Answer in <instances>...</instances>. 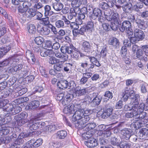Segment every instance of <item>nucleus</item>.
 <instances>
[{
  "label": "nucleus",
  "instance_id": "f257e3e1",
  "mask_svg": "<svg viewBox=\"0 0 148 148\" xmlns=\"http://www.w3.org/2000/svg\"><path fill=\"white\" fill-rule=\"evenodd\" d=\"M122 100L126 101L130 96L131 97L130 104H127L124 107V110L126 111H130L125 114L126 117L131 118L133 117V119L136 122L133 123L132 125L136 129H138L148 121V116H146V113L143 112L145 105L143 103H141L138 106V99L139 97L138 94L135 95L134 90L128 88H126L122 92Z\"/></svg>",
  "mask_w": 148,
  "mask_h": 148
},
{
  "label": "nucleus",
  "instance_id": "f03ea898",
  "mask_svg": "<svg viewBox=\"0 0 148 148\" xmlns=\"http://www.w3.org/2000/svg\"><path fill=\"white\" fill-rule=\"evenodd\" d=\"M83 116L82 110L77 112L73 116L72 120L75 122V127L79 128H82L84 127V124L87 122L90 118L88 116Z\"/></svg>",
  "mask_w": 148,
  "mask_h": 148
},
{
  "label": "nucleus",
  "instance_id": "7ed1b4c3",
  "mask_svg": "<svg viewBox=\"0 0 148 148\" xmlns=\"http://www.w3.org/2000/svg\"><path fill=\"white\" fill-rule=\"evenodd\" d=\"M71 4L72 6L75 8H72L70 9V12L68 16V18L69 20H71L75 17L77 14L80 12L79 7L81 5V3L80 0H73Z\"/></svg>",
  "mask_w": 148,
  "mask_h": 148
},
{
  "label": "nucleus",
  "instance_id": "20e7f679",
  "mask_svg": "<svg viewBox=\"0 0 148 148\" xmlns=\"http://www.w3.org/2000/svg\"><path fill=\"white\" fill-rule=\"evenodd\" d=\"M81 105L79 104H70L69 105L65 106L63 110V112L66 114H71L75 113L77 112L80 111Z\"/></svg>",
  "mask_w": 148,
  "mask_h": 148
},
{
  "label": "nucleus",
  "instance_id": "39448f33",
  "mask_svg": "<svg viewBox=\"0 0 148 148\" xmlns=\"http://www.w3.org/2000/svg\"><path fill=\"white\" fill-rule=\"evenodd\" d=\"M15 101H13L11 104L7 105V106L8 107L5 108L6 109L7 112L9 113L11 112V114H14L18 113L22 110L21 107L18 104H15Z\"/></svg>",
  "mask_w": 148,
  "mask_h": 148
},
{
  "label": "nucleus",
  "instance_id": "423d86ee",
  "mask_svg": "<svg viewBox=\"0 0 148 148\" xmlns=\"http://www.w3.org/2000/svg\"><path fill=\"white\" fill-rule=\"evenodd\" d=\"M37 121L33 119H30L29 121V126L31 130H36L41 128L45 125V123L42 122H37Z\"/></svg>",
  "mask_w": 148,
  "mask_h": 148
},
{
  "label": "nucleus",
  "instance_id": "0eeeda50",
  "mask_svg": "<svg viewBox=\"0 0 148 148\" xmlns=\"http://www.w3.org/2000/svg\"><path fill=\"white\" fill-rule=\"evenodd\" d=\"M131 24L128 21H124L121 27H120L119 29L122 32L126 30L127 35L128 36L133 35V30L131 28Z\"/></svg>",
  "mask_w": 148,
  "mask_h": 148
},
{
  "label": "nucleus",
  "instance_id": "6e6552de",
  "mask_svg": "<svg viewBox=\"0 0 148 148\" xmlns=\"http://www.w3.org/2000/svg\"><path fill=\"white\" fill-rule=\"evenodd\" d=\"M28 114L26 112H22L16 115L15 117V119L18 125H21L27 122L28 120L27 119Z\"/></svg>",
  "mask_w": 148,
  "mask_h": 148
},
{
  "label": "nucleus",
  "instance_id": "1a4fd4ad",
  "mask_svg": "<svg viewBox=\"0 0 148 148\" xmlns=\"http://www.w3.org/2000/svg\"><path fill=\"white\" fill-rule=\"evenodd\" d=\"M144 36L143 32L141 30L136 29L134 30V35L133 34L132 36H131V40L132 41L136 42L142 39Z\"/></svg>",
  "mask_w": 148,
  "mask_h": 148
},
{
  "label": "nucleus",
  "instance_id": "9d476101",
  "mask_svg": "<svg viewBox=\"0 0 148 148\" xmlns=\"http://www.w3.org/2000/svg\"><path fill=\"white\" fill-rule=\"evenodd\" d=\"M91 17L93 19H95L98 17V21L101 22H102L103 21V17L102 16L101 10L97 8L94 9Z\"/></svg>",
  "mask_w": 148,
  "mask_h": 148
},
{
  "label": "nucleus",
  "instance_id": "9b49d317",
  "mask_svg": "<svg viewBox=\"0 0 148 148\" xmlns=\"http://www.w3.org/2000/svg\"><path fill=\"white\" fill-rule=\"evenodd\" d=\"M105 16L106 19L108 21L118 23L119 18V14L117 13H114L112 15H105Z\"/></svg>",
  "mask_w": 148,
  "mask_h": 148
},
{
  "label": "nucleus",
  "instance_id": "f8f14e48",
  "mask_svg": "<svg viewBox=\"0 0 148 148\" xmlns=\"http://www.w3.org/2000/svg\"><path fill=\"white\" fill-rule=\"evenodd\" d=\"M16 62V61H15L14 57L9 58L8 59H6L0 62V67L6 66L10 64H11V66H13L12 65L15 64V63Z\"/></svg>",
  "mask_w": 148,
  "mask_h": 148
},
{
  "label": "nucleus",
  "instance_id": "ddd939ff",
  "mask_svg": "<svg viewBox=\"0 0 148 148\" xmlns=\"http://www.w3.org/2000/svg\"><path fill=\"white\" fill-rule=\"evenodd\" d=\"M132 130L127 128H124L121 131L122 138L126 140H128L131 136Z\"/></svg>",
  "mask_w": 148,
  "mask_h": 148
},
{
  "label": "nucleus",
  "instance_id": "4468645a",
  "mask_svg": "<svg viewBox=\"0 0 148 148\" xmlns=\"http://www.w3.org/2000/svg\"><path fill=\"white\" fill-rule=\"evenodd\" d=\"M87 92V90L86 88L81 89L80 87H77L74 90V95L75 97H77L85 94Z\"/></svg>",
  "mask_w": 148,
  "mask_h": 148
},
{
  "label": "nucleus",
  "instance_id": "2eb2a0df",
  "mask_svg": "<svg viewBox=\"0 0 148 148\" xmlns=\"http://www.w3.org/2000/svg\"><path fill=\"white\" fill-rule=\"evenodd\" d=\"M40 105V102L37 100H35L32 101L25 107L27 110H34L38 107Z\"/></svg>",
  "mask_w": 148,
  "mask_h": 148
},
{
  "label": "nucleus",
  "instance_id": "dca6fc26",
  "mask_svg": "<svg viewBox=\"0 0 148 148\" xmlns=\"http://www.w3.org/2000/svg\"><path fill=\"white\" fill-rule=\"evenodd\" d=\"M42 143V140L41 138L37 139L35 141L32 139L28 141L29 145H30L31 148L38 147L41 145Z\"/></svg>",
  "mask_w": 148,
  "mask_h": 148
},
{
  "label": "nucleus",
  "instance_id": "f3484780",
  "mask_svg": "<svg viewBox=\"0 0 148 148\" xmlns=\"http://www.w3.org/2000/svg\"><path fill=\"white\" fill-rule=\"evenodd\" d=\"M85 144L87 147L91 148L97 146L98 145V142L96 139L91 138L85 141Z\"/></svg>",
  "mask_w": 148,
  "mask_h": 148
},
{
  "label": "nucleus",
  "instance_id": "a211bd4d",
  "mask_svg": "<svg viewBox=\"0 0 148 148\" xmlns=\"http://www.w3.org/2000/svg\"><path fill=\"white\" fill-rule=\"evenodd\" d=\"M12 128L8 126V125L1 126V129L0 130V135L2 136L7 135L10 131H12Z\"/></svg>",
  "mask_w": 148,
  "mask_h": 148
},
{
  "label": "nucleus",
  "instance_id": "6ab92c4d",
  "mask_svg": "<svg viewBox=\"0 0 148 148\" xmlns=\"http://www.w3.org/2000/svg\"><path fill=\"white\" fill-rule=\"evenodd\" d=\"M26 57L29 62L34 64L36 60L34 56L30 50H27L26 53Z\"/></svg>",
  "mask_w": 148,
  "mask_h": 148
},
{
  "label": "nucleus",
  "instance_id": "aec40b11",
  "mask_svg": "<svg viewBox=\"0 0 148 148\" xmlns=\"http://www.w3.org/2000/svg\"><path fill=\"white\" fill-rule=\"evenodd\" d=\"M108 44L112 45L115 49H117L119 47V42L116 38H113L109 39Z\"/></svg>",
  "mask_w": 148,
  "mask_h": 148
},
{
  "label": "nucleus",
  "instance_id": "412c9836",
  "mask_svg": "<svg viewBox=\"0 0 148 148\" xmlns=\"http://www.w3.org/2000/svg\"><path fill=\"white\" fill-rule=\"evenodd\" d=\"M148 134V130L143 128L140 130L138 132V137L140 139L145 138Z\"/></svg>",
  "mask_w": 148,
  "mask_h": 148
},
{
  "label": "nucleus",
  "instance_id": "4be33fe9",
  "mask_svg": "<svg viewBox=\"0 0 148 148\" xmlns=\"http://www.w3.org/2000/svg\"><path fill=\"white\" fill-rule=\"evenodd\" d=\"M94 97L92 99V105L94 106L99 105L100 103L101 98L99 96H97L96 93H93Z\"/></svg>",
  "mask_w": 148,
  "mask_h": 148
},
{
  "label": "nucleus",
  "instance_id": "5701e85b",
  "mask_svg": "<svg viewBox=\"0 0 148 148\" xmlns=\"http://www.w3.org/2000/svg\"><path fill=\"white\" fill-rule=\"evenodd\" d=\"M38 30L39 32L42 35H47L50 32V29L47 27H42L41 28L38 27Z\"/></svg>",
  "mask_w": 148,
  "mask_h": 148
},
{
  "label": "nucleus",
  "instance_id": "b1692460",
  "mask_svg": "<svg viewBox=\"0 0 148 148\" xmlns=\"http://www.w3.org/2000/svg\"><path fill=\"white\" fill-rule=\"evenodd\" d=\"M55 56L57 58L60 59L63 61H66L68 58V56L66 54H63L59 51L54 53Z\"/></svg>",
  "mask_w": 148,
  "mask_h": 148
},
{
  "label": "nucleus",
  "instance_id": "393cba45",
  "mask_svg": "<svg viewBox=\"0 0 148 148\" xmlns=\"http://www.w3.org/2000/svg\"><path fill=\"white\" fill-rule=\"evenodd\" d=\"M68 85V82L66 80H61L57 83V86L60 89H66Z\"/></svg>",
  "mask_w": 148,
  "mask_h": 148
},
{
  "label": "nucleus",
  "instance_id": "a878e982",
  "mask_svg": "<svg viewBox=\"0 0 148 148\" xmlns=\"http://www.w3.org/2000/svg\"><path fill=\"white\" fill-rule=\"evenodd\" d=\"M107 2L108 3L105 2H102L100 5V7L103 9H105L108 8V6L112 7L114 6V3L112 0L111 1L108 0Z\"/></svg>",
  "mask_w": 148,
  "mask_h": 148
},
{
  "label": "nucleus",
  "instance_id": "bb28decb",
  "mask_svg": "<svg viewBox=\"0 0 148 148\" xmlns=\"http://www.w3.org/2000/svg\"><path fill=\"white\" fill-rule=\"evenodd\" d=\"M44 9L45 16H51L54 13L53 11L51 10V7L49 5H46L44 7Z\"/></svg>",
  "mask_w": 148,
  "mask_h": 148
},
{
  "label": "nucleus",
  "instance_id": "cd10ccee",
  "mask_svg": "<svg viewBox=\"0 0 148 148\" xmlns=\"http://www.w3.org/2000/svg\"><path fill=\"white\" fill-rule=\"evenodd\" d=\"M66 132L64 130L58 131L56 134L57 137L59 139H64L67 136Z\"/></svg>",
  "mask_w": 148,
  "mask_h": 148
},
{
  "label": "nucleus",
  "instance_id": "c85d7f7f",
  "mask_svg": "<svg viewBox=\"0 0 148 148\" xmlns=\"http://www.w3.org/2000/svg\"><path fill=\"white\" fill-rule=\"evenodd\" d=\"M53 7L55 10L59 11L62 9L63 7V5L61 3L57 2L53 4Z\"/></svg>",
  "mask_w": 148,
  "mask_h": 148
},
{
  "label": "nucleus",
  "instance_id": "c756f323",
  "mask_svg": "<svg viewBox=\"0 0 148 148\" xmlns=\"http://www.w3.org/2000/svg\"><path fill=\"white\" fill-rule=\"evenodd\" d=\"M129 38L128 39H125L124 41L123 44L125 45L124 46L129 47H130L131 45V43H134V42H135V41H132L131 40L132 38V36H128L127 35Z\"/></svg>",
  "mask_w": 148,
  "mask_h": 148
},
{
  "label": "nucleus",
  "instance_id": "7c9ffc66",
  "mask_svg": "<svg viewBox=\"0 0 148 148\" xmlns=\"http://www.w3.org/2000/svg\"><path fill=\"white\" fill-rule=\"evenodd\" d=\"M135 22L140 28L143 29L146 27L145 23L143 20L137 19L136 20Z\"/></svg>",
  "mask_w": 148,
  "mask_h": 148
},
{
  "label": "nucleus",
  "instance_id": "2f4dec72",
  "mask_svg": "<svg viewBox=\"0 0 148 148\" xmlns=\"http://www.w3.org/2000/svg\"><path fill=\"white\" fill-rule=\"evenodd\" d=\"M81 12L78 14L77 19L76 20L77 22V23L78 25H80L82 24V20L84 19L85 17V15L83 13H80Z\"/></svg>",
  "mask_w": 148,
  "mask_h": 148
},
{
  "label": "nucleus",
  "instance_id": "473e14b6",
  "mask_svg": "<svg viewBox=\"0 0 148 148\" xmlns=\"http://www.w3.org/2000/svg\"><path fill=\"white\" fill-rule=\"evenodd\" d=\"M132 6V4L130 3H127L125 5L122 6L123 10L126 13H130L131 11V8Z\"/></svg>",
  "mask_w": 148,
  "mask_h": 148
},
{
  "label": "nucleus",
  "instance_id": "72a5a7b5",
  "mask_svg": "<svg viewBox=\"0 0 148 148\" xmlns=\"http://www.w3.org/2000/svg\"><path fill=\"white\" fill-rule=\"evenodd\" d=\"M27 29L28 32L31 34H35L36 31L35 26L34 24H31L27 26Z\"/></svg>",
  "mask_w": 148,
  "mask_h": 148
},
{
  "label": "nucleus",
  "instance_id": "f704fd0d",
  "mask_svg": "<svg viewBox=\"0 0 148 148\" xmlns=\"http://www.w3.org/2000/svg\"><path fill=\"white\" fill-rule=\"evenodd\" d=\"M82 47L85 51L88 52L90 51L91 46L89 43L88 42L86 41L83 43Z\"/></svg>",
  "mask_w": 148,
  "mask_h": 148
},
{
  "label": "nucleus",
  "instance_id": "c9c22d12",
  "mask_svg": "<svg viewBox=\"0 0 148 148\" xmlns=\"http://www.w3.org/2000/svg\"><path fill=\"white\" fill-rule=\"evenodd\" d=\"M106 130V126L104 125H99L97 128V130L98 131L97 133L98 135L99 136L101 135L104 131Z\"/></svg>",
  "mask_w": 148,
  "mask_h": 148
},
{
  "label": "nucleus",
  "instance_id": "e433bc0d",
  "mask_svg": "<svg viewBox=\"0 0 148 148\" xmlns=\"http://www.w3.org/2000/svg\"><path fill=\"white\" fill-rule=\"evenodd\" d=\"M63 67V66L62 62H59L56 63L54 66V69L58 71H61Z\"/></svg>",
  "mask_w": 148,
  "mask_h": 148
},
{
  "label": "nucleus",
  "instance_id": "4c0bfd02",
  "mask_svg": "<svg viewBox=\"0 0 148 148\" xmlns=\"http://www.w3.org/2000/svg\"><path fill=\"white\" fill-rule=\"evenodd\" d=\"M94 24L92 21H89L88 22L87 24L85 26H84L87 32L90 31L92 30L93 28Z\"/></svg>",
  "mask_w": 148,
  "mask_h": 148
},
{
  "label": "nucleus",
  "instance_id": "58836bf2",
  "mask_svg": "<svg viewBox=\"0 0 148 148\" xmlns=\"http://www.w3.org/2000/svg\"><path fill=\"white\" fill-rule=\"evenodd\" d=\"M143 7V3L139 2L137 3L136 4L133 5L132 6V8L133 10L138 12L139 11V9H141Z\"/></svg>",
  "mask_w": 148,
  "mask_h": 148
},
{
  "label": "nucleus",
  "instance_id": "ea45409f",
  "mask_svg": "<svg viewBox=\"0 0 148 148\" xmlns=\"http://www.w3.org/2000/svg\"><path fill=\"white\" fill-rule=\"evenodd\" d=\"M56 127L54 125H52L46 126L44 130L46 132H51L54 131L56 129Z\"/></svg>",
  "mask_w": 148,
  "mask_h": 148
},
{
  "label": "nucleus",
  "instance_id": "a19ab883",
  "mask_svg": "<svg viewBox=\"0 0 148 148\" xmlns=\"http://www.w3.org/2000/svg\"><path fill=\"white\" fill-rule=\"evenodd\" d=\"M97 116L98 117H100L103 119H106L109 117L105 110H104L103 112L101 111L98 112Z\"/></svg>",
  "mask_w": 148,
  "mask_h": 148
},
{
  "label": "nucleus",
  "instance_id": "79ce46f5",
  "mask_svg": "<svg viewBox=\"0 0 148 148\" xmlns=\"http://www.w3.org/2000/svg\"><path fill=\"white\" fill-rule=\"evenodd\" d=\"M71 93V92L70 91H69V92H66V95L64 97V98H65L69 102L71 101L73 97H75V96L74 95V94H72Z\"/></svg>",
  "mask_w": 148,
  "mask_h": 148
},
{
  "label": "nucleus",
  "instance_id": "37998d69",
  "mask_svg": "<svg viewBox=\"0 0 148 148\" xmlns=\"http://www.w3.org/2000/svg\"><path fill=\"white\" fill-rule=\"evenodd\" d=\"M111 132L110 130L106 129L105 131H104L103 133L101 134V135L100 136H101L102 138H107L110 136Z\"/></svg>",
  "mask_w": 148,
  "mask_h": 148
},
{
  "label": "nucleus",
  "instance_id": "c03bdc74",
  "mask_svg": "<svg viewBox=\"0 0 148 148\" xmlns=\"http://www.w3.org/2000/svg\"><path fill=\"white\" fill-rule=\"evenodd\" d=\"M34 41L36 43L37 45H41L44 42V40L42 37L38 36L35 38Z\"/></svg>",
  "mask_w": 148,
  "mask_h": 148
},
{
  "label": "nucleus",
  "instance_id": "a18cd8bd",
  "mask_svg": "<svg viewBox=\"0 0 148 148\" xmlns=\"http://www.w3.org/2000/svg\"><path fill=\"white\" fill-rule=\"evenodd\" d=\"M22 67L23 65L22 64H19L17 66L16 65L15 66H13L10 69V70L12 72H14L21 70L22 69Z\"/></svg>",
  "mask_w": 148,
  "mask_h": 148
},
{
  "label": "nucleus",
  "instance_id": "49530a36",
  "mask_svg": "<svg viewBox=\"0 0 148 148\" xmlns=\"http://www.w3.org/2000/svg\"><path fill=\"white\" fill-rule=\"evenodd\" d=\"M130 144L126 141L121 142L120 144L121 148H130Z\"/></svg>",
  "mask_w": 148,
  "mask_h": 148
},
{
  "label": "nucleus",
  "instance_id": "de8ad7c7",
  "mask_svg": "<svg viewBox=\"0 0 148 148\" xmlns=\"http://www.w3.org/2000/svg\"><path fill=\"white\" fill-rule=\"evenodd\" d=\"M110 143L113 145L118 146L119 145V141L115 137H112L110 139Z\"/></svg>",
  "mask_w": 148,
  "mask_h": 148
},
{
  "label": "nucleus",
  "instance_id": "09e8293b",
  "mask_svg": "<svg viewBox=\"0 0 148 148\" xmlns=\"http://www.w3.org/2000/svg\"><path fill=\"white\" fill-rule=\"evenodd\" d=\"M28 11L26 12V14L28 16L33 17L36 14V12L35 10L32 8H30L27 10Z\"/></svg>",
  "mask_w": 148,
  "mask_h": 148
},
{
  "label": "nucleus",
  "instance_id": "8fccbe9b",
  "mask_svg": "<svg viewBox=\"0 0 148 148\" xmlns=\"http://www.w3.org/2000/svg\"><path fill=\"white\" fill-rule=\"evenodd\" d=\"M107 53V48L106 47H103L100 52L101 56L102 57L106 56Z\"/></svg>",
  "mask_w": 148,
  "mask_h": 148
},
{
  "label": "nucleus",
  "instance_id": "3c124183",
  "mask_svg": "<svg viewBox=\"0 0 148 148\" xmlns=\"http://www.w3.org/2000/svg\"><path fill=\"white\" fill-rule=\"evenodd\" d=\"M55 25L58 28H62L64 26V24L63 21L59 20L56 22Z\"/></svg>",
  "mask_w": 148,
  "mask_h": 148
},
{
  "label": "nucleus",
  "instance_id": "603ef678",
  "mask_svg": "<svg viewBox=\"0 0 148 148\" xmlns=\"http://www.w3.org/2000/svg\"><path fill=\"white\" fill-rule=\"evenodd\" d=\"M80 111L82 110L83 111V116H88L92 112V111L89 109H86L85 110H83L81 109V107L80 109Z\"/></svg>",
  "mask_w": 148,
  "mask_h": 148
},
{
  "label": "nucleus",
  "instance_id": "864d4df0",
  "mask_svg": "<svg viewBox=\"0 0 148 148\" xmlns=\"http://www.w3.org/2000/svg\"><path fill=\"white\" fill-rule=\"evenodd\" d=\"M22 5L23 7L25 8V10H27L28 8L31 6L32 4L28 1H24Z\"/></svg>",
  "mask_w": 148,
  "mask_h": 148
},
{
  "label": "nucleus",
  "instance_id": "5fc2aeb1",
  "mask_svg": "<svg viewBox=\"0 0 148 148\" xmlns=\"http://www.w3.org/2000/svg\"><path fill=\"white\" fill-rule=\"evenodd\" d=\"M22 5L23 7L25 8V10H27L28 8L31 6L32 4L28 1H24Z\"/></svg>",
  "mask_w": 148,
  "mask_h": 148
},
{
  "label": "nucleus",
  "instance_id": "6e6d98bb",
  "mask_svg": "<svg viewBox=\"0 0 148 148\" xmlns=\"http://www.w3.org/2000/svg\"><path fill=\"white\" fill-rule=\"evenodd\" d=\"M96 126V125L95 123H91L87 124L86 125V126L85 127L87 130H90L93 128H94Z\"/></svg>",
  "mask_w": 148,
  "mask_h": 148
},
{
  "label": "nucleus",
  "instance_id": "4d7b16f0",
  "mask_svg": "<svg viewBox=\"0 0 148 148\" xmlns=\"http://www.w3.org/2000/svg\"><path fill=\"white\" fill-rule=\"evenodd\" d=\"M102 27L105 31H108L110 30V27L109 25L107 23H104L102 25Z\"/></svg>",
  "mask_w": 148,
  "mask_h": 148
},
{
  "label": "nucleus",
  "instance_id": "13d9d810",
  "mask_svg": "<svg viewBox=\"0 0 148 148\" xmlns=\"http://www.w3.org/2000/svg\"><path fill=\"white\" fill-rule=\"evenodd\" d=\"M72 64L69 63H68L66 64L64 67V70L66 72H68L71 69Z\"/></svg>",
  "mask_w": 148,
  "mask_h": 148
},
{
  "label": "nucleus",
  "instance_id": "bf43d9fd",
  "mask_svg": "<svg viewBox=\"0 0 148 148\" xmlns=\"http://www.w3.org/2000/svg\"><path fill=\"white\" fill-rule=\"evenodd\" d=\"M94 95L93 93L92 94H90L89 95L87 96L86 98V101H88L89 103L92 104Z\"/></svg>",
  "mask_w": 148,
  "mask_h": 148
},
{
  "label": "nucleus",
  "instance_id": "052dcab7",
  "mask_svg": "<svg viewBox=\"0 0 148 148\" xmlns=\"http://www.w3.org/2000/svg\"><path fill=\"white\" fill-rule=\"evenodd\" d=\"M111 22V25L110 26V28L114 31L116 30L118 27L119 23H116L115 22Z\"/></svg>",
  "mask_w": 148,
  "mask_h": 148
},
{
  "label": "nucleus",
  "instance_id": "680f3d73",
  "mask_svg": "<svg viewBox=\"0 0 148 148\" xmlns=\"http://www.w3.org/2000/svg\"><path fill=\"white\" fill-rule=\"evenodd\" d=\"M41 21L43 23L46 25H49V18L48 17H47L45 18H42L41 20Z\"/></svg>",
  "mask_w": 148,
  "mask_h": 148
},
{
  "label": "nucleus",
  "instance_id": "e2e57ef3",
  "mask_svg": "<svg viewBox=\"0 0 148 148\" xmlns=\"http://www.w3.org/2000/svg\"><path fill=\"white\" fill-rule=\"evenodd\" d=\"M76 86V84L73 81H71L69 83L68 82V85L67 87L68 88L72 89Z\"/></svg>",
  "mask_w": 148,
  "mask_h": 148
},
{
  "label": "nucleus",
  "instance_id": "0e129e2a",
  "mask_svg": "<svg viewBox=\"0 0 148 148\" xmlns=\"http://www.w3.org/2000/svg\"><path fill=\"white\" fill-rule=\"evenodd\" d=\"M106 113L108 114V116H110L112 114L113 109L111 107H109L108 108L105 109Z\"/></svg>",
  "mask_w": 148,
  "mask_h": 148
},
{
  "label": "nucleus",
  "instance_id": "69168bd1",
  "mask_svg": "<svg viewBox=\"0 0 148 148\" xmlns=\"http://www.w3.org/2000/svg\"><path fill=\"white\" fill-rule=\"evenodd\" d=\"M44 116V114L42 113H40L38 114L36 116L33 118V119L37 121H38L40 120Z\"/></svg>",
  "mask_w": 148,
  "mask_h": 148
},
{
  "label": "nucleus",
  "instance_id": "338daca9",
  "mask_svg": "<svg viewBox=\"0 0 148 148\" xmlns=\"http://www.w3.org/2000/svg\"><path fill=\"white\" fill-rule=\"evenodd\" d=\"M90 132H87L86 133H84L82 134V137L86 139H89L92 136L91 134H89Z\"/></svg>",
  "mask_w": 148,
  "mask_h": 148
},
{
  "label": "nucleus",
  "instance_id": "774afa93",
  "mask_svg": "<svg viewBox=\"0 0 148 148\" xmlns=\"http://www.w3.org/2000/svg\"><path fill=\"white\" fill-rule=\"evenodd\" d=\"M57 59L54 57H51L49 59V62L50 64H53L57 62Z\"/></svg>",
  "mask_w": 148,
  "mask_h": 148
}]
</instances>
